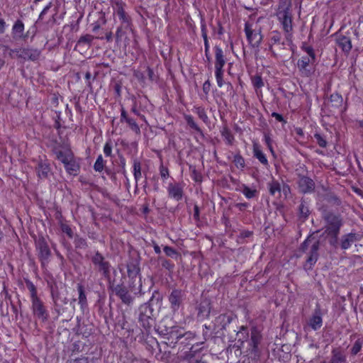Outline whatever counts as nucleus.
I'll list each match as a JSON object with an SVG mask.
<instances>
[{
  "label": "nucleus",
  "mask_w": 363,
  "mask_h": 363,
  "mask_svg": "<svg viewBox=\"0 0 363 363\" xmlns=\"http://www.w3.org/2000/svg\"><path fill=\"white\" fill-rule=\"evenodd\" d=\"M291 0H280L277 16L285 33V40L288 45L292 43L293 21L291 12Z\"/></svg>",
  "instance_id": "obj_1"
},
{
  "label": "nucleus",
  "mask_w": 363,
  "mask_h": 363,
  "mask_svg": "<svg viewBox=\"0 0 363 363\" xmlns=\"http://www.w3.org/2000/svg\"><path fill=\"white\" fill-rule=\"evenodd\" d=\"M320 247V240L314 237H308L301 245L300 250L306 252L308 257L304 264V269L310 270L316 263L318 259V250Z\"/></svg>",
  "instance_id": "obj_2"
},
{
  "label": "nucleus",
  "mask_w": 363,
  "mask_h": 363,
  "mask_svg": "<svg viewBox=\"0 0 363 363\" xmlns=\"http://www.w3.org/2000/svg\"><path fill=\"white\" fill-rule=\"evenodd\" d=\"M323 218L325 222V233L328 235H339L340 230L342 225V220L340 216L331 211H325L323 214Z\"/></svg>",
  "instance_id": "obj_3"
},
{
  "label": "nucleus",
  "mask_w": 363,
  "mask_h": 363,
  "mask_svg": "<svg viewBox=\"0 0 363 363\" xmlns=\"http://www.w3.org/2000/svg\"><path fill=\"white\" fill-rule=\"evenodd\" d=\"M262 340L261 332L257 327H252L250 333V340L249 342L250 351L252 358L254 359H259L261 350L259 347Z\"/></svg>",
  "instance_id": "obj_4"
},
{
  "label": "nucleus",
  "mask_w": 363,
  "mask_h": 363,
  "mask_svg": "<svg viewBox=\"0 0 363 363\" xmlns=\"http://www.w3.org/2000/svg\"><path fill=\"white\" fill-rule=\"evenodd\" d=\"M35 247L41 265L45 267L49 263L52 254L48 244L43 237L39 238L35 241Z\"/></svg>",
  "instance_id": "obj_5"
},
{
  "label": "nucleus",
  "mask_w": 363,
  "mask_h": 363,
  "mask_svg": "<svg viewBox=\"0 0 363 363\" xmlns=\"http://www.w3.org/2000/svg\"><path fill=\"white\" fill-rule=\"evenodd\" d=\"M91 262L106 279H110L111 266L101 253L96 252L91 257Z\"/></svg>",
  "instance_id": "obj_6"
},
{
  "label": "nucleus",
  "mask_w": 363,
  "mask_h": 363,
  "mask_svg": "<svg viewBox=\"0 0 363 363\" xmlns=\"http://www.w3.org/2000/svg\"><path fill=\"white\" fill-rule=\"evenodd\" d=\"M112 6L114 13L119 17V19L121 21V23L124 24L125 28H130V18L124 10L125 4L121 0H113Z\"/></svg>",
  "instance_id": "obj_7"
},
{
  "label": "nucleus",
  "mask_w": 363,
  "mask_h": 363,
  "mask_svg": "<svg viewBox=\"0 0 363 363\" xmlns=\"http://www.w3.org/2000/svg\"><path fill=\"white\" fill-rule=\"evenodd\" d=\"M31 308L33 315L42 322L47 321L49 317V314L45 306H44L43 302L39 298L31 299Z\"/></svg>",
  "instance_id": "obj_8"
},
{
  "label": "nucleus",
  "mask_w": 363,
  "mask_h": 363,
  "mask_svg": "<svg viewBox=\"0 0 363 363\" xmlns=\"http://www.w3.org/2000/svg\"><path fill=\"white\" fill-rule=\"evenodd\" d=\"M245 31L250 44L254 48H258L262 40L261 30L259 28L252 29L251 26L247 23L245 25Z\"/></svg>",
  "instance_id": "obj_9"
},
{
  "label": "nucleus",
  "mask_w": 363,
  "mask_h": 363,
  "mask_svg": "<svg viewBox=\"0 0 363 363\" xmlns=\"http://www.w3.org/2000/svg\"><path fill=\"white\" fill-rule=\"evenodd\" d=\"M111 289L113 293L117 296L124 304L129 306L132 303L133 298L124 285L117 284L111 286Z\"/></svg>",
  "instance_id": "obj_10"
},
{
  "label": "nucleus",
  "mask_w": 363,
  "mask_h": 363,
  "mask_svg": "<svg viewBox=\"0 0 363 363\" xmlns=\"http://www.w3.org/2000/svg\"><path fill=\"white\" fill-rule=\"evenodd\" d=\"M167 192L169 198L179 201L182 200L184 195V185L178 182L169 183Z\"/></svg>",
  "instance_id": "obj_11"
},
{
  "label": "nucleus",
  "mask_w": 363,
  "mask_h": 363,
  "mask_svg": "<svg viewBox=\"0 0 363 363\" xmlns=\"http://www.w3.org/2000/svg\"><path fill=\"white\" fill-rule=\"evenodd\" d=\"M185 293L181 289H174L169 296V301L171 304V308L174 311H177L182 303Z\"/></svg>",
  "instance_id": "obj_12"
},
{
  "label": "nucleus",
  "mask_w": 363,
  "mask_h": 363,
  "mask_svg": "<svg viewBox=\"0 0 363 363\" xmlns=\"http://www.w3.org/2000/svg\"><path fill=\"white\" fill-rule=\"evenodd\" d=\"M139 322L145 329L150 328L152 325V319L150 317L151 310L149 306L145 305L140 308Z\"/></svg>",
  "instance_id": "obj_13"
},
{
  "label": "nucleus",
  "mask_w": 363,
  "mask_h": 363,
  "mask_svg": "<svg viewBox=\"0 0 363 363\" xmlns=\"http://www.w3.org/2000/svg\"><path fill=\"white\" fill-rule=\"evenodd\" d=\"M335 42L345 53L348 54L352 48L351 39L338 33L335 34Z\"/></svg>",
  "instance_id": "obj_14"
},
{
  "label": "nucleus",
  "mask_w": 363,
  "mask_h": 363,
  "mask_svg": "<svg viewBox=\"0 0 363 363\" xmlns=\"http://www.w3.org/2000/svg\"><path fill=\"white\" fill-rule=\"evenodd\" d=\"M298 185L300 191L304 194L312 192L315 189V183L313 179L305 176L299 177Z\"/></svg>",
  "instance_id": "obj_15"
},
{
  "label": "nucleus",
  "mask_w": 363,
  "mask_h": 363,
  "mask_svg": "<svg viewBox=\"0 0 363 363\" xmlns=\"http://www.w3.org/2000/svg\"><path fill=\"white\" fill-rule=\"evenodd\" d=\"M120 121L121 123L125 121L128 125L129 128L135 134H137V135L140 134V128L139 125H138V123L133 118H132L128 116L126 111L123 108H121V120Z\"/></svg>",
  "instance_id": "obj_16"
},
{
  "label": "nucleus",
  "mask_w": 363,
  "mask_h": 363,
  "mask_svg": "<svg viewBox=\"0 0 363 363\" xmlns=\"http://www.w3.org/2000/svg\"><path fill=\"white\" fill-rule=\"evenodd\" d=\"M308 325L313 330H317L322 327L323 319L320 309H315L312 316L309 318Z\"/></svg>",
  "instance_id": "obj_17"
},
{
  "label": "nucleus",
  "mask_w": 363,
  "mask_h": 363,
  "mask_svg": "<svg viewBox=\"0 0 363 363\" xmlns=\"http://www.w3.org/2000/svg\"><path fill=\"white\" fill-rule=\"evenodd\" d=\"M328 363H347V356L340 348H333Z\"/></svg>",
  "instance_id": "obj_18"
},
{
  "label": "nucleus",
  "mask_w": 363,
  "mask_h": 363,
  "mask_svg": "<svg viewBox=\"0 0 363 363\" xmlns=\"http://www.w3.org/2000/svg\"><path fill=\"white\" fill-rule=\"evenodd\" d=\"M127 271L130 278H135L140 272L139 261L137 259H130L127 264Z\"/></svg>",
  "instance_id": "obj_19"
},
{
  "label": "nucleus",
  "mask_w": 363,
  "mask_h": 363,
  "mask_svg": "<svg viewBox=\"0 0 363 363\" xmlns=\"http://www.w3.org/2000/svg\"><path fill=\"white\" fill-rule=\"evenodd\" d=\"M357 240H358V236L355 233L344 235L340 240V247L342 250H347Z\"/></svg>",
  "instance_id": "obj_20"
},
{
  "label": "nucleus",
  "mask_w": 363,
  "mask_h": 363,
  "mask_svg": "<svg viewBox=\"0 0 363 363\" xmlns=\"http://www.w3.org/2000/svg\"><path fill=\"white\" fill-rule=\"evenodd\" d=\"M38 177L40 179H46L50 172V165L48 162L40 160L35 167Z\"/></svg>",
  "instance_id": "obj_21"
},
{
  "label": "nucleus",
  "mask_w": 363,
  "mask_h": 363,
  "mask_svg": "<svg viewBox=\"0 0 363 363\" xmlns=\"http://www.w3.org/2000/svg\"><path fill=\"white\" fill-rule=\"evenodd\" d=\"M40 55V51L38 49L26 48L21 50L19 57L28 59L32 61L37 60Z\"/></svg>",
  "instance_id": "obj_22"
},
{
  "label": "nucleus",
  "mask_w": 363,
  "mask_h": 363,
  "mask_svg": "<svg viewBox=\"0 0 363 363\" xmlns=\"http://www.w3.org/2000/svg\"><path fill=\"white\" fill-rule=\"evenodd\" d=\"M282 38L281 33L277 30H273L270 33L269 35V40H270V45H269V50L272 52V55L274 56H276V53L273 50L272 46L274 45L277 44H281L282 45H285L284 41L281 42Z\"/></svg>",
  "instance_id": "obj_23"
},
{
  "label": "nucleus",
  "mask_w": 363,
  "mask_h": 363,
  "mask_svg": "<svg viewBox=\"0 0 363 363\" xmlns=\"http://www.w3.org/2000/svg\"><path fill=\"white\" fill-rule=\"evenodd\" d=\"M215 68H223L225 64V59L223 55V50L218 47L215 46Z\"/></svg>",
  "instance_id": "obj_24"
},
{
  "label": "nucleus",
  "mask_w": 363,
  "mask_h": 363,
  "mask_svg": "<svg viewBox=\"0 0 363 363\" xmlns=\"http://www.w3.org/2000/svg\"><path fill=\"white\" fill-rule=\"evenodd\" d=\"M64 166L66 169V171L69 174L76 175L77 172L79 171V165L74 160V157H72L67 162L64 163Z\"/></svg>",
  "instance_id": "obj_25"
},
{
  "label": "nucleus",
  "mask_w": 363,
  "mask_h": 363,
  "mask_svg": "<svg viewBox=\"0 0 363 363\" xmlns=\"http://www.w3.org/2000/svg\"><path fill=\"white\" fill-rule=\"evenodd\" d=\"M253 155L256 157L263 165L268 166L269 162L268 160L262 151L259 145L257 143L253 144Z\"/></svg>",
  "instance_id": "obj_26"
},
{
  "label": "nucleus",
  "mask_w": 363,
  "mask_h": 363,
  "mask_svg": "<svg viewBox=\"0 0 363 363\" xmlns=\"http://www.w3.org/2000/svg\"><path fill=\"white\" fill-rule=\"evenodd\" d=\"M53 152L56 155L57 159L60 160L63 164L73 157L72 152L69 150L62 151L57 147H55Z\"/></svg>",
  "instance_id": "obj_27"
},
{
  "label": "nucleus",
  "mask_w": 363,
  "mask_h": 363,
  "mask_svg": "<svg viewBox=\"0 0 363 363\" xmlns=\"http://www.w3.org/2000/svg\"><path fill=\"white\" fill-rule=\"evenodd\" d=\"M310 214L308 203L305 201H301L298 206V217L302 221L306 220Z\"/></svg>",
  "instance_id": "obj_28"
},
{
  "label": "nucleus",
  "mask_w": 363,
  "mask_h": 363,
  "mask_svg": "<svg viewBox=\"0 0 363 363\" xmlns=\"http://www.w3.org/2000/svg\"><path fill=\"white\" fill-rule=\"evenodd\" d=\"M24 24L21 20H18L14 23L12 32L14 38H21L23 36Z\"/></svg>",
  "instance_id": "obj_29"
},
{
  "label": "nucleus",
  "mask_w": 363,
  "mask_h": 363,
  "mask_svg": "<svg viewBox=\"0 0 363 363\" xmlns=\"http://www.w3.org/2000/svg\"><path fill=\"white\" fill-rule=\"evenodd\" d=\"M77 290L79 292V304L80 305L81 308L84 309L87 306V300L84 291V288L82 284H78Z\"/></svg>",
  "instance_id": "obj_30"
},
{
  "label": "nucleus",
  "mask_w": 363,
  "mask_h": 363,
  "mask_svg": "<svg viewBox=\"0 0 363 363\" xmlns=\"http://www.w3.org/2000/svg\"><path fill=\"white\" fill-rule=\"evenodd\" d=\"M267 186L269 189V194L272 196H275L276 194L280 195L281 187L278 181L273 179L272 181L267 184Z\"/></svg>",
  "instance_id": "obj_31"
},
{
  "label": "nucleus",
  "mask_w": 363,
  "mask_h": 363,
  "mask_svg": "<svg viewBox=\"0 0 363 363\" xmlns=\"http://www.w3.org/2000/svg\"><path fill=\"white\" fill-rule=\"evenodd\" d=\"M133 175L137 184L138 182L142 177L141 164L137 159L133 160Z\"/></svg>",
  "instance_id": "obj_32"
},
{
  "label": "nucleus",
  "mask_w": 363,
  "mask_h": 363,
  "mask_svg": "<svg viewBox=\"0 0 363 363\" xmlns=\"http://www.w3.org/2000/svg\"><path fill=\"white\" fill-rule=\"evenodd\" d=\"M232 320V316L226 314H220L216 319L217 322H219L221 324V329L223 330L226 329V326L230 323Z\"/></svg>",
  "instance_id": "obj_33"
},
{
  "label": "nucleus",
  "mask_w": 363,
  "mask_h": 363,
  "mask_svg": "<svg viewBox=\"0 0 363 363\" xmlns=\"http://www.w3.org/2000/svg\"><path fill=\"white\" fill-rule=\"evenodd\" d=\"M311 62L313 61L309 57H302L298 61V67L301 72H304L307 75L309 72L306 70V67Z\"/></svg>",
  "instance_id": "obj_34"
},
{
  "label": "nucleus",
  "mask_w": 363,
  "mask_h": 363,
  "mask_svg": "<svg viewBox=\"0 0 363 363\" xmlns=\"http://www.w3.org/2000/svg\"><path fill=\"white\" fill-rule=\"evenodd\" d=\"M248 336H249V332L247 330V327L245 326V325H242L237 333V337H238V341H241V343L243 344L244 342L248 337Z\"/></svg>",
  "instance_id": "obj_35"
},
{
  "label": "nucleus",
  "mask_w": 363,
  "mask_h": 363,
  "mask_svg": "<svg viewBox=\"0 0 363 363\" xmlns=\"http://www.w3.org/2000/svg\"><path fill=\"white\" fill-rule=\"evenodd\" d=\"M220 133H221V135L224 138L226 143L228 145H232L233 142L234 140V136L231 133V131L230 130V129L228 127L225 126L223 128Z\"/></svg>",
  "instance_id": "obj_36"
},
{
  "label": "nucleus",
  "mask_w": 363,
  "mask_h": 363,
  "mask_svg": "<svg viewBox=\"0 0 363 363\" xmlns=\"http://www.w3.org/2000/svg\"><path fill=\"white\" fill-rule=\"evenodd\" d=\"M242 193L245 196L246 198L252 199L256 196L257 191L256 189H252L247 186L243 184Z\"/></svg>",
  "instance_id": "obj_37"
},
{
  "label": "nucleus",
  "mask_w": 363,
  "mask_h": 363,
  "mask_svg": "<svg viewBox=\"0 0 363 363\" xmlns=\"http://www.w3.org/2000/svg\"><path fill=\"white\" fill-rule=\"evenodd\" d=\"M184 119L189 125L190 128L195 130L199 133H201V129L198 126V125L195 123L194 118L190 115H184Z\"/></svg>",
  "instance_id": "obj_38"
},
{
  "label": "nucleus",
  "mask_w": 363,
  "mask_h": 363,
  "mask_svg": "<svg viewBox=\"0 0 363 363\" xmlns=\"http://www.w3.org/2000/svg\"><path fill=\"white\" fill-rule=\"evenodd\" d=\"M94 39V37L89 34H86L84 35H82L79 38V39L77 41V44H85L89 46L91 45V43L93 40Z\"/></svg>",
  "instance_id": "obj_39"
},
{
  "label": "nucleus",
  "mask_w": 363,
  "mask_h": 363,
  "mask_svg": "<svg viewBox=\"0 0 363 363\" xmlns=\"http://www.w3.org/2000/svg\"><path fill=\"white\" fill-rule=\"evenodd\" d=\"M233 163L237 168L241 169L245 166V159L240 154H237L234 156Z\"/></svg>",
  "instance_id": "obj_40"
},
{
  "label": "nucleus",
  "mask_w": 363,
  "mask_h": 363,
  "mask_svg": "<svg viewBox=\"0 0 363 363\" xmlns=\"http://www.w3.org/2000/svg\"><path fill=\"white\" fill-rule=\"evenodd\" d=\"M106 23V19L105 16L103 14L101 16L100 18L94 23L92 24V31L96 33L101 26L105 25Z\"/></svg>",
  "instance_id": "obj_41"
},
{
  "label": "nucleus",
  "mask_w": 363,
  "mask_h": 363,
  "mask_svg": "<svg viewBox=\"0 0 363 363\" xmlns=\"http://www.w3.org/2000/svg\"><path fill=\"white\" fill-rule=\"evenodd\" d=\"M196 113H197L198 116L204 122L207 123L208 121V117L206 113V111L204 108L203 107H196Z\"/></svg>",
  "instance_id": "obj_42"
},
{
  "label": "nucleus",
  "mask_w": 363,
  "mask_h": 363,
  "mask_svg": "<svg viewBox=\"0 0 363 363\" xmlns=\"http://www.w3.org/2000/svg\"><path fill=\"white\" fill-rule=\"evenodd\" d=\"M26 286L30 293L31 299L38 298L37 296V290L35 285L30 281H26Z\"/></svg>",
  "instance_id": "obj_43"
},
{
  "label": "nucleus",
  "mask_w": 363,
  "mask_h": 363,
  "mask_svg": "<svg viewBox=\"0 0 363 363\" xmlns=\"http://www.w3.org/2000/svg\"><path fill=\"white\" fill-rule=\"evenodd\" d=\"M128 28H125L124 24L121 23V26L118 28L116 33V40L117 42H119L122 40L123 37L125 35L126 33V30Z\"/></svg>",
  "instance_id": "obj_44"
},
{
  "label": "nucleus",
  "mask_w": 363,
  "mask_h": 363,
  "mask_svg": "<svg viewBox=\"0 0 363 363\" xmlns=\"http://www.w3.org/2000/svg\"><path fill=\"white\" fill-rule=\"evenodd\" d=\"M74 244L77 248L84 249L86 247L87 244L84 238L77 235L74 239Z\"/></svg>",
  "instance_id": "obj_45"
},
{
  "label": "nucleus",
  "mask_w": 363,
  "mask_h": 363,
  "mask_svg": "<svg viewBox=\"0 0 363 363\" xmlns=\"http://www.w3.org/2000/svg\"><path fill=\"white\" fill-rule=\"evenodd\" d=\"M191 178L196 182H201L202 180L201 174L194 167L190 166Z\"/></svg>",
  "instance_id": "obj_46"
},
{
  "label": "nucleus",
  "mask_w": 363,
  "mask_h": 363,
  "mask_svg": "<svg viewBox=\"0 0 363 363\" xmlns=\"http://www.w3.org/2000/svg\"><path fill=\"white\" fill-rule=\"evenodd\" d=\"M363 342L360 340L355 341L351 349V354L356 355L362 350Z\"/></svg>",
  "instance_id": "obj_47"
},
{
  "label": "nucleus",
  "mask_w": 363,
  "mask_h": 363,
  "mask_svg": "<svg viewBox=\"0 0 363 363\" xmlns=\"http://www.w3.org/2000/svg\"><path fill=\"white\" fill-rule=\"evenodd\" d=\"M302 49L309 55L311 60L314 62L315 60V55L313 48L311 46L307 45L304 43L302 46Z\"/></svg>",
  "instance_id": "obj_48"
},
{
  "label": "nucleus",
  "mask_w": 363,
  "mask_h": 363,
  "mask_svg": "<svg viewBox=\"0 0 363 363\" xmlns=\"http://www.w3.org/2000/svg\"><path fill=\"white\" fill-rule=\"evenodd\" d=\"M104 160L101 155H99L94 165V169L96 172H101L104 169Z\"/></svg>",
  "instance_id": "obj_49"
},
{
  "label": "nucleus",
  "mask_w": 363,
  "mask_h": 363,
  "mask_svg": "<svg viewBox=\"0 0 363 363\" xmlns=\"http://www.w3.org/2000/svg\"><path fill=\"white\" fill-rule=\"evenodd\" d=\"M161 264L162 267L165 268L169 272H172L174 269V265L172 262L168 259L160 258Z\"/></svg>",
  "instance_id": "obj_50"
},
{
  "label": "nucleus",
  "mask_w": 363,
  "mask_h": 363,
  "mask_svg": "<svg viewBox=\"0 0 363 363\" xmlns=\"http://www.w3.org/2000/svg\"><path fill=\"white\" fill-rule=\"evenodd\" d=\"M314 138L320 147H325L327 146V141L320 134L315 133Z\"/></svg>",
  "instance_id": "obj_51"
},
{
  "label": "nucleus",
  "mask_w": 363,
  "mask_h": 363,
  "mask_svg": "<svg viewBox=\"0 0 363 363\" xmlns=\"http://www.w3.org/2000/svg\"><path fill=\"white\" fill-rule=\"evenodd\" d=\"M252 84L253 86L257 89H259L264 86V82L260 76L254 77L252 79Z\"/></svg>",
  "instance_id": "obj_52"
},
{
  "label": "nucleus",
  "mask_w": 363,
  "mask_h": 363,
  "mask_svg": "<svg viewBox=\"0 0 363 363\" xmlns=\"http://www.w3.org/2000/svg\"><path fill=\"white\" fill-rule=\"evenodd\" d=\"M61 230L63 233H66L69 238H73V231L72 228L67 224H61Z\"/></svg>",
  "instance_id": "obj_53"
},
{
  "label": "nucleus",
  "mask_w": 363,
  "mask_h": 363,
  "mask_svg": "<svg viewBox=\"0 0 363 363\" xmlns=\"http://www.w3.org/2000/svg\"><path fill=\"white\" fill-rule=\"evenodd\" d=\"M163 250L166 255L168 257H173L175 255H178L177 250L169 246H165Z\"/></svg>",
  "instance_id": "obj_54"
},
{
  "label": "nucleus",
  "mask_w": 363,
  "mask_h": 363,
  "mask_svg": "<svg viewBox=\"0 0 363 363\" xmlns=\"http://www.w3.org/2000/svg\"><path fill=\"white\" fill-rule=\"evenodd\" d=\"M104 152L105 154V155L106 157H110L111 156V152H112V145H111V143L109 141V142H106L104 147Z\"/></svg>",
  "instance_id": "obj_55"
},
{
  "label": "nucleus",
  "mask_w": 363,
  "mask_h": 363,
  "mask_svg": "<svg viewBox=\"0 0 363 363\" xmlns=\"http://www.w3.org/2000/svg\"><path fill=\"white\" fill-rule=\"evenodd\" d=\"M160 173L161 177L163 179H165L169 177V170L163 164H161L160 167Z\"/></svg>",
  "instance_id": "obj_56"
},
{
  "label": "nucleus",
  "mask_w": 363,
  "mask_h": 363,
  "mask_svg": "<svg viewBox=\"0 0 363 363\" xmlns=\"http://www.w3.org/2000/svg\"><path fill=\"white\" fill-rule=\"evenodd\" d=\"M198 311H199V315H208L210 313V311L209 309L207 308V306H204L203 304H200L199 308H198Z\"/></svg>",
  "instance_id": "obj_57"
},
{
  "label": "nucleus",
  "mask_w": 363,
  "mask_h": 363,
  "mask_svg": "<svg viewBox=\"0 0 363 363\" xmlns=\"http://www.w3.org/2000/svg\"><path fill=\"white\" fill-rule=\"evenodd\" d=\"M330 239L329 240L330 245H332L334 247H337V244H338V242H337L338 235H330Z\"/></svg>",
  "instance_id": "obj_58"
},
{
  "label": "nucleus",
  "mask_w": 363,
  "mask_h": 363,
  "mask_svg": "<svg viewBox=\"0 0 363 363\" xmlns=\"http://www.w3.org/2000/svg\"><path fill=\"white\" fill-rule=\"evenodd\" d=\"M201 35L203 38L204 43H208V36H207V31H206V27L205 25L201 26Z\"/></svg>",
  "instance_id": "obj_59"
},
{
  "label": "nucleus",
  "mask_w": 363,
  "mask_h": 363,
  "mask_svg": "<svg viewBox=\"0 0 363 363\" xmlns=\"http://www.w3.org/2000/svg\"><path fill=\"white\" fill-rule=\"evenodd\" d=\"M330 100L332 101H336L337 103H341L342 101V98L341 96H340L339 94H332L331 96H330Z\"/></svg>",
  "instance_id": "obj_60"
},
{
  "label": "nucleus",
  "mask_w": 363,
  "mask_h": 363,
  "mask_svg": "<svg viewBox=\"0 0 363 363\" xmlns=\"http://www.w3.org/2000/svg\"><path fill=\"white\" fill-rule=\"evenodd\" d=\"M215 75H216V79L223 77V68H215Z\"/></svg>",
  "instance_id": "obj_61"
},
{
  "label": "nucleus",
  "mask_w": 363,
  "mask_h": 363,
  "mask_svg": "<svg viewBox=\"0 0 363 363\" xmlns=\"http://www.w3.org/2000/svg\"><path fill=\"white\" fill-rule=\"evenodd\" d=\"M272 116L273 118H274L276 120H277L278 121L286 123V121H284L283 116L281 114L278 113L273 112L272 113Z\"/></svg>",
  "instance_id": "obj_62"
},
{
  "label": "nucleus",
  "mask_w": 363,
  "mask_h": 363,
  "mask_svg": "<svg viewBox=\"0 0 363 363\" xmlns=\"http://www.w3.org/2000/svg\"><path fill=\"white\" fill-rule=\"evenodd\" d=\"M52 298L55 303V304H57V301L59 299V294L57 291H55L53 289L51 291Z\"/></svg>",
  "instance_id": "obj_63"
},
{
  "label": "nucleus",
  "mask_w": 363,
  "mask_h": 363,
  "mask_svg": "<svg viewBox=\"0 0 363 363\" xmlns=\"http://www.w3.org/2000/svg\"><path fill=\"white\" fill-rule=\"evenodd\" d=\"M210 88H211V83H210L209 80H207L204 82V84L203 85V90L206 94H208V91H210Z\"/></svg>",
  "instance_id": "obj_64"
}]
</instances>
